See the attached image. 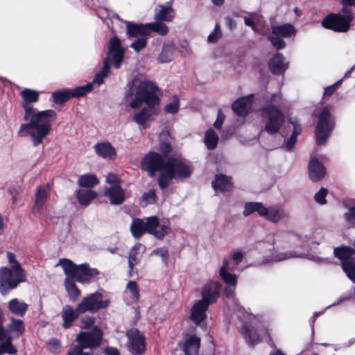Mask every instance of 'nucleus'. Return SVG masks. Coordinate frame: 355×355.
I'll use <instances>...</instances> for the list:
<instances>
[{
  "mask_svg": "<svg viewBox=\"0 0 355 355\" xmlns=\"http://www.w3.org/2000/svg\"><path fill=\"white\" fill-rule=\"evenodd\" d=\"M159 87L156 83L146 78L135 76L128 80L123 100L129 103L132 109H137L143 103L147 107L137 112L132 121L142 129H148L159 114L156 105L159 103Z\"/></svg>",
  "mask_w": 355,
  "mask_h": 355,
  "instance_id": "1",
  "label": "nucleus"
},
{
  "mask_svg": "<svg viewBox=\"0 0 355 355\" xmlns=\"http://www.w3.org/2000/svg\"><path fill=\"white\" fill-rule=\"evenodd\" d=\"M21 106L24 110V120L19 133L26 132L31 137L33 146H38L51 132L52 123L56 119V112L53 110L39 111L32 104L39 100L37 91L25 88L20 92Z\"/></svg>",
  "mask_w": 355,
  "mask_h": 355,
  "instance_id": "2",
  "label": "nucleus"
},
{
  "mask_svg": "<svg viewBox=\"0 0 355 355\" xmlns=\"http://www.w3.org/2000/svg\"><path fill=\"white\" fill-rule=\"evenodd\" d=\"M221 285L216 281H210L205 284L201 291L202 299L191 308L190 320L196 325H201L207 318L209 306L219 297Z\"/></svg>",
  "mask_w": 355,
  "mask_h": 355,
  "instance_id": "3",
  "label": "nucleus"
},
{
  "mask_svg": "<svg viewBox=\"0 0 355 355\" xmlns=\"http://www.w3.org/2000/svg\"><path fill=\"white\" fill-rule=\"evenodd\" d=\"M170 230V222L168 220L160 223L158 217L155 216L148 217L146 220L135 218L130 226V231L135 239H139L148 233L157 239H163Z\"/></svg>",
  "mask_w": 355,
  "mask_h": 355,
  "instance_id": "4",
  "label": "nucleus"
},
{
  "mask_svg": "<svg viewBox=\"0 0 355 355\" xmlns=\"http://www.w3.org/2000/svg\"><path fill=\"white\" fill-rule=\"evenodd\" d=\"M237 307L240 313L238 317L243 322L239 331L244 336L247 343L254 346L261 341L262 337L268 336V329L257 316L243 311V309L239 304Z\"/></svg>",
  "mask_w": 355,
  "mask_h": 355,
  "instance_id": "5",
  "label": "nucleus"
},
{
  "mask_svg": "<svg viewBox=\"0 0 355 355\" xmlns=\"http://www.w3.org/2000/svg\"><path fill=\"white\" fill-rule=\"evenodd\" d=\"M7 258L12 266L0 268V293L3 295H7L10 291L16 288L19 283L26 280L25 272L16 260L15 254L8 252Z\"/></svg>",
  "mask_w": 355,
  "mask_h": 355,
  "instance_id": "6",
  "label": "nucleus"
},
{
  "mask_svg": "<svg viewBox=\"0 0 355 355\" xmlns=\"http://www.w3.org/2000/svg\"><path fill=\"white\" fill-rule=\"evenodd\" d=\"M192 170L189 164L180 158H168L166 168L162 171L157 180L162 189H166L174 178H187L191 174Z\"/></svg>",
  "mask_w": 355,
  "mask_h": 355,
  "instance_id": "7",
  "label": "nucleus"
},
{
  "mask_svg": "<svg viewBox=\"0 0 355 355\" xmlns=\"http://www.w3.org/2000/svg\"><path fill=\"white\" fill-rule=\"evenodd\" d=\"M347 1L344 0V3H342L343 8L340 12L331 13L322 20V24L325 28L340 33H345L349 30L355 11L350 8L348 3H345L348 2Z\"/></svg>",
  "mask_w": 355,
  "mask_h": 355,
  "instance_id": "8",
  "label": "nucleus"
},
{
  "mask_svg": "<svg viewBox=\"0 0 355 355\" xmlns=\"http://www.w3.org/2000/svg\"><path fill=\"white\" fill-rule=\"evenodd\" d=\"M275 234L268 235L266 241H258L256 243L255 248L261 252L268 250V253L263 257L262 263H268L270 262H277L288 259L291 257H296L295 252L281 250L279 246L274 247L275 241L274 239Z\"/></svg>",
  "mask_w": 355,
  "mask_h": 355,
  "instance_id": "9",
  "label": "nucleus"
},
{
  "mask_svg": "<svg viewBox=\"0 0 355 355\" xmlns=\"http://www.w3.org/2000/svg\"><path fill=\"white\" fill-rule=\"evenodd\" d=\"M101 339V331L97 327L90 331L80 332L76 338L78 344L71 348L67 355H92L89 352H83V349L99 346Z\"/></svg>",
  "mask_w": 355,
  "mask_h": 355,
  "instance_id": "10",
  "label": "nucleus"
},
{
  "mask_svg": "<svg viewBox=\"0 0 355 355\" xmlns=\"http://www.w3.org/2000/svg\"><path fill=\"white\" fill-rule=\"evenodd\" d=\"M261 114L265 123V130L270 135L278 132L285 121L284 114L274 105L263 107Z\"/></svg>",
  "mask_w": 355,
  "mask_h": 355,
  "instance_id": "11",
  "label": "nucleus"
},
{
  "mask_svg": "<svg viewBox=\"0 0 355 355\" xmlns=\"http://www.w3.org/2000/svg\"><path fill=\"white\" fill-rule=\"evenodd\" d=\"M318 122L316 126V143L319 146L324 145L334 128V119L327 107H324L318 114Z\"/></svg>",
  "mask_w": 355,
  "mask_h": 355,
  "instance_id": "12",
  "label": "nucleus"
},
{
  "mask_svg": "<svg viewBox=\"0 0 355 355\" xmlns=\"http://www.w3.org/2000/svg\"><path fill=\"white\" fill-rule=\"evenodd\" d=\"M110 304V300L105 299L100 292L91 293L83 297L78 304V309L83 313L86 312L95 313L100 309L106 308Z\"/></svg>",
  "mask_w": 355,
  "mask_h": 355,
  "instance_id": "13",
  "label": "nucleus"
},
{
  "mask_svg": "<svg viewBox=\"0 0 355 355\" xmlns=\"http://www.w3.org/2000/svg\"><path fill=\"white\" fill-rule=\"evenodd\" d=\"M128 338V350L132 355H142L146 352V342L144 334L137 328H130L125 332Z\"/></svg>",
  "mask_w": 355,
  "mask_h": 355,
  "instance_id": "14",
  "label": "nucleus"
},
{
  "mask_svg": "<svg viewBox=\"0 0 355 355\" xmlns=\"http://www.w3.org/2000/svg\"><path fill=\"white\" fill-rule=\"evenodd\" d=\"M295 35V30L292 24H285L280 26H273L271 28V35L268 37V40L275 48L282 49L286 45L283 37H291Z\"/></svg>",
  "mask_w": 355,
  "mask_h": 355,
  "instance_id": "15",
  "label": "nucleus"
},
{
  "mask_svg": "<svg viewBox=\"0 0 355 355\" xmlns=\"http://www.w3.org/2000/svg\"><path fill=\"white\" fill-rule=\"evenodd\" d=\"M166 160L157 153L150 152L144 157L141 168L148 173L149 176L153 177L158 171H164L166 168Z\"/></svg>",
  "mask_w": 355,
  "mask_h": 355,
  "instance_id": "16",
  "label": "nucleus"
},
{
  "mask_svg": "<svg viewBox=\"0 0 355 355\" xmlns=\"http://www.w3.org/2000/svg\"><path fill=\"white\" fill-rule=\"evenodd\" d=\"M125 49L122 47L121 40L116 36L110 40L108 56L111 59L116 69H119L124 58Z\"/></svg>",
  "mask_w": 355,
  "mask_h": 355,
  "instance_id": "17",
  "label": "nucleus"
},
{
  "mask_svg": "<svg viewBox=\"0 0 355 355\" xmlns=\"http://www.w3.org/2000/svg\"><path fill=\"white\" fill-rule=\"evenodd\" d=\"M229 269V261L224 259L223 266H221L219 274L222 279L227 284V286L225 290V295L227 297L231 298L234 297L235 286L237 283V278L235 275H232L227 272Z\"/></svg>",
  "mask_w": 355,
  "mask_h": 355,
  "instance_id": "18",
  "label": "nucleus"
},
{
  "mask_svg": "<svg viewBox=\"0 0 355 355\" xmlns=\"http://www.w3.org/2000/svg\"><path fill=\"white\" fill-rule=\"evenodd\" d=\"M3 313L0 308V355L3 354H16L17 349L12 344V336H7L6 330L3 325Z\"/></svg>",
  "mask_w": 355,
  "mask_h": 355,
  "instance_id": "19",
  "label": "nucleus"
},
{
  "mask_svg": "<svg viewBox=\"0 0 355 355\" xmlns=\"http://www.w3.org/2000/svg\"><path fill=\"white\" fill-rule=\"evenodd\" d=\"M83 314L78 309V306L73 309L72 306L67 304L62 307L61 316L63 320L62 327L64 329H69L72 327L73 322Z\"/></svg>",
  "mask_w": 355,
  "mask_h": 355,
  "instance_id": "20",
  "label": "nucleus"
},
{
  "mask_svg": "<svg viewBox=\"0 0 355 355\" xmlns=\"http://www.w3.org/2000/svg\"><path fill=\"white\" fill-rule=\"evenodd\" d=\"M104 196L109 198L112 205H119L125 200V191L121 186L107 187L104 190Z\"/></svg>",
  "mask_w": 355,
  "mask_h": 355,
  "instance_id": "21",
  "label": "nucleus"
},
{
  "mask_svg": "<svg viewBox=\"0 0 355 355\" xmlns=\"http://www.w3.org/2000/svg\"><path fill=\"white\" fill-rule=\"evenodd\" d=\"M252 95L241 97L236 100L232 105L234 112L239 116H245L252 107Z\"/></svg>",
  "mask_w": 355,
  "mask_h": 355,
  "instance_id": "22",
  "label": "nucleus"
},
{
  "mask_svg": "<svg viewBox=\"0 0 355 355\" xmlns=\"http://www.w3.org/2000/svg\"><path fill=\"white\" fill-rule=\"evenodd\" d=\"M124 23L126 26V34L129 37L139 38L149 35L148 24H135L129 21H125Z\"/></svg>",
  "mask_w": 355,
  "mask_h": 355,
  "instance_id": "23",
  "label": "nucleus"
},
{
  "mask_svg": "<svg viewBox=\"0 0 355 355\" xmlns=\"http://www.w3.org/2000/svg\"><path fill=\"white\" fill-rule=\"evenodd\" d=\"M288 66V63L286 62L284 55L279 53L274 55L268 63L270 70L276 75L284 73Z\"/></svg>",
  "mask_w": 355,
  "mask_h": 355,
  "instance_id": "24",
  "label": "nucleus"
},
{
  "mask_svg": "<svg viewBox=\"0 0 355 355\" xmlns=\"http://www.w3.org/2000/svg\"><path fill=\"white\" fill-rule=\"evenodd\" d=\"M49 191L50 187L49 184L40 185L37 188L35 195V202L32 209L33 213H37L40 211L49 196Z\"/></svg>",
  "mask_w": 355,
  "mask_h": 355,
  "instance_id": "25",
  "label": "nucleus"
},
{
  "mask_svg": "<svg viewBox=\"0 0 355 355\" xmlns=\"http://www.w3.org/2000/svg\"><path fill=\"white\" fill-rule=\"evenodd\" d=\"M200 338L193 334H187L184 337V352L185 355H198Z\"/></svg>",
  "mask_w": 355,
  "mask_h": 355,
  "instance_id": "26",
  "label": "nucleus"
},
{
  "mask_svg": "<svg viewBox=\"0 0 355 355\" xmlns=\"http://www.w3.org/2000/svg\"><path fill=\"white\" fill-rule=\"evenodd\" d=\"M324 166L318 160L312 157L309 164V175L313 182L320 181L325 175Z\"/></svg>",
  "mask_w": 355,
  "mask_h": 355,
  "instance_id": "27",
  "label": "nucleus"
},
{
  "mask_svg": "<svg viewBox=\"0 0 355 355\" xmlns=\"http://www.w3.org/2000/svg\"><path fill=\"white\" fill-rule=\"evenodd\" d=\"M96 153L103 159L113 160L116 157V152L112 145L108 142H98L94 146Z\"/></svg>",
  "mask_w": 355,
  "mask_h": 355,
  "instance_id": "28",
  "label": "nucleus"
},
{
  "mask_svg": "<svg viewBox=\"0 0 355 355\" xmlns=\"http://www.w3.org/2000/svg\"><path fill=\"white\" fill-rule=\"evenodd\" d=\"M175 12L171 6L158 5L155 9L154 19L158 21H171Z\"/></svg>",
  "mask_w": 355,
  "mask_h": 355,
  "instance_id": "29",
  "label": "nucleus"
},
{
  "mask_svg": "<svg viewBox=\"0 0 355 355\" xmlns=\"http://www.w3.org/2000/svg\"><path fill=\"white\" fill-rule=\"evenodd\" d=\"M145 251L146 246L140 243H137L132 247L128 256V267L130 270H132L134 266L140 262L142 254Z\"/></svg>",
  "mask_w": 355,
  "mask_h": 355,
  "instance_id": "30",
  "label": "nucleus"
},
{
  "mask_svg": "<svg viewBox=\"0 0 355 355\" xmlns=\"http://www.w3.org/2000/svg\"><path fill=\"white\" fill-rule=\"evenodd\" d=\"M99 272L96 268H92L87 263L79 265V273L77 276V282L87 283L98 275Z\"/></svg>",
  "mask_w": 355,
  "mask_h": 355,
  "instance_id": "31",
  "label": "nucleus"
},
{
  "mask_svg": "<svg viewBox=\"0 0 355 355\" xmlns=\"http://www.w3.org/2000/svg\"><path fill=\"white\" fill-rule=\"evenodd\" d=\"M261 216L272 223H277L287 216L285 211L277 206L266 207V211Z\"/></svg>",
  "mask_w": 355,
  "mask_h": 355,
  "instance_id": "32",
  "label": "nucleus"
},
{
  "mask_svg": "<svg viewBox=\"0 0 355 355\" xmlns=\"http://www.w3.org/2000/svg\"><path fill=\"white\" fill-rule=\"evenodd\" d=\"M28 304L17 298H13L8 302V310L15 315L24 317L28 310Z\"/></svg>",
  "mask_w": 355,
  "mask_h": 355,
  "instance_id": "33",
  "label": "nucleus"
},
{
  "mask_svg": "<svg viewBox=\"0 0 355 355\" xmlns=\"http://www.w3.org/2000/svg\"><path fill=\"white\" fill-rule=\"evenodd\" d=\"M59 264L62 267L66 278H72L73 280H77V276L79 273V266L74 264L71 260L67 259H60Z\"/></svg>",
  "mask_w": 355,
  "mask_h": 355,
  "instance_id": "34",
  "label": "nucleus"
},
{
  "mask_svg": "<svg viewBox=\"0 0 355 355\" xmlns=\"http://www.w3.org/2000/svg\"><path fill=\"white\" fill-rule=\"evenodd\" d=\"M334 252L335 256L340 259L342 266L345 262L352 263L354 261L353 256L355 254V251L350 247L343 246L336 248Z\"/></svg>",
  "mask_w": 355,
  "mask_h": 355,
  "instance_id": "35",
  "label": "nucleus"
},
{
  "mask_svg": "<svg viewBox=\"0 0 355 355\" xmlns=\"http://www.w3.org/2000/svg\"><path fill=\"white\" fill-rule=\"evenodd\" d=\"M232 183L229 177L224 175H216L212 182V187L217 191H227L231 189Z\"/></svg>",
  "mask_w": 355,
  "mask_h": 355,
  "instance_id": "36",
  "label": "nucleus"
},
{
  "mask_svg": "<svg viewBox=\"0 0 355 355\" xmlns=\"http://www.w3.org/2000/svg\"><path fill=\"white\" fill-rule=\"evenodd\" d=\"M175 47L171 43L164 44L162 51L157 58L160 64L168 63L174 58Z\"/></svg>",
  "mask_w": 355,
  "mask_h": 355,
  "instance_id": "37",
  "label": "nucleus"
},
{
  "mask_svg": "<svg viewBox=\"0 0 355 355\" xmlns=\"http://www.w3.org/2000/svg\"><path fill=\"white\" fill-rule=\"evenodd\" d=\"M96 196V192L92 190L80 189L76 193L78 202L85 207L88 206Z\"/></svg>",
  "mask_w": 355,
  "mask_h": 355,
  "instance_id": "38",
  "label": "nucleus"
},
{
  "mask_svg": "<svg viewBox=\"0 0 355 355\" xmlns=\"http://www.w3.org/2000/svg\"><path fill=\"white\" fill-rule=\"evenodd\" d=\"M64 286L69 300L72 302L77 301L81 293L76 286L74 280H73L72 278H66L64 280Z\"/></svg>",
  "mask_w": 355,
  "mask_h": 355,
  "instance_id": "39",
  "label": "nucleus"
},
{
  "mask_svg": "<svg viewBox=\"0 0 355 355\" xmlns=\"http://www.w3.org/2000/svg\"><path fill=\"white\" fill-rule=\"evenodd\" d=\"M7 330L10 333L14 334L15 337H19L24 334L25 330L23 321L11 317L10 322L7 325Z\"/></svg>",
  "mask_w": 355,
  "mask_h": 355,
  "instance_id": "40",
  "label": "nucleus"
},
{
  "mask_svg": "<svg viewBox=\"0 0 355 355\" xmlns=\"http://www.w3.org/2000/svg\"><path fill=\"white\" fill-rule=\"evenodd\" d=\"M265 211L266 207L261 202H247L244 206L243 214L244 216H248L254 212H257L261 216Z\"/></svg>",
  "mask_w": 355,
  "mask_h": 355,
  "instance_id": "41",
  "label": "nucleus"
},
{
  "mask_svg": "<svg viewBox=\"0 0 355 355\" xmlns=\"http://www.w3.org/2000/svg\"><path fill=\"white\" fill-rule=\"evenodd\" d=\"M78 183L81 187L92 188L98 184V180L95 175L87 173L79 177Z\"/></svg>",
  "mask_w": 355,
  "mask_h": 355,
  "instance_id": "42",
  "label": "nucleus"
},
{
  "mask_svg": "<svg viewBox=\"0 0 355 355\" xmlns=\"http://www.w3.org/2000/svg\"><path fill=\"white\" fill-rule=\"evenodd\" d=\"M53 102L58 105H62L71 98L69 89L58 90L52 94Z\"/></svg>",
  "mask_w": 355,
  "mask_h": 355,
  "instance_id": "43",
  "label": "nucleus"
},
{
  "mask_svg": "<svg viewBox=\"0 0 355 355\" xmlns=\"http://www.w3.org/2000/svg\"><path fill=\"white\" fill-rule=\"evenodd\" d=\"M218 142L217 133L211 128L205 132V144L209 150H214L216 148Z\"/></svg>",
  "mask_w": 355,
  "mask_h": 355,
  "instance_id": "44",
  "label": "nucleus"
},
{
  "mask_svg": "<svg viewBox=\"0 0 355 355\" xmlns=\"http://www.w3.org/2000/svg\"><path fill=\"white\" fill-rule=\"evenodd\" d=\"M110 69V62L108 58H105L103 60V67L98 73H97L91 83L92 85L96 83L100 85L104 82V78L107 76Z\"/></svg>",
  "mask_w": 355,
  "mask_h": 355,
  "instance_id": "45",
  "label": "nucleus"
},
{
  "mask_svg": "<svg viewBox=\"0 0 355 355\" xmlns=\"http://www.w3.org/2000/svg\"><path fill=\"white\" fill-rule=\"evenodd\" d=\"M148 31H152L157 33L159 35L164 36L166 35L168 32L167 26L162 21H155V22L148 24Z\"/></svg>",
  "mask_w": 355,
  "mask_h": 355,
  "instance_id": "46",
  "label": "nucleus"
},
{
  "mask_svg": "<svg viewBox=\"0 0 355 355\" xmlns=\"http://www.w3.org/2000/svg\"><path fill=\"white\" fill-rule=\"evenodd\" d=\"M71 96L73 97L83 96L92 89V83H87L83 86H79L73 89H69Z\"/></svg>",
  "mask_w": 355,
  "mask_h": 355,
  "instance_id": "47",
  "label": "nucleus"
},
{
  "mask_svg": "<svg viewBox=\"0 0 355 355\" xmlns=\"http://www.w3.org/2000/svg\"><path fill=\"white\" fill-rule=\"evenodd\" d=\"M180 108V100L177 96H173L172 100L168 103L164 107L165 112L175 114Z\"/></svg>",
  "mask_w": 355,
  "mask_h": 355,
  "instance_id": "48",
  "label": "nucleus"
},
{
  "mask_svg": "<svg viewBox=\"0 0 355 355\" xmlns=\"http://www.w3.org/2000/svg\"><path fill=\"white\" fill-rule=\"evenodd\" d=\"M150 255L159 256L162 258V262L167 265L169 259L168 250L166 247H161L154 249Z\"/></svg>",
  "mask_w": 355,
  "mask_h": 355,
  "instance_id": "49",
  "label": "nucleus"
},
{
  "mask_svg": "<svg viewBox=\"0 0 355 355\" xmlns=\"http://www.w3.org/2000/svg\"><path fill=\"white\" fill-rule=\"evenodd\" d=\"M147 42V36L140 37L139 38H137L135 41L132 42L130 45V47L135 52L138 53L141 50L146 48Z\"/></svg>",
  "mask_w": 355,
  "mask_h": 355,
  "instance_id": "50",
  "label": "nucleus"
},
{
  "mask_svg": "<svg viewBox=\"0 0 355 355\" xmlns=\"http://www.w3.org/2000/svg\"><path fill=\"white\" fill-rule=\"evenodd\" d=\"M343 270L346 273L347 277L355 284V262H345L343 266Z\"/></svg>",
  "mask_w": 355,
  "mask_h": 355,
  "instance_id": "51",
  "label": "nucleus"
},
{
  "mask_svg": "<svg viewBox=\"0 0 355 355\" xmlns=\"http://www.w3.org/2000/svg\"><path fill=\"white\" fill-rule=\"evenodd\" d=\"M344 218L346 223L349 227H355V207H352L348 209V211L345 213Z\"/></svg>",
  "mask_w": 355,
  "mask_h": 355,
  "instance_id": "52",
  "label": "nucleus"
},
{
  "mask_svg": "<svg viewBox=\"0 0 355 355\" xmlns=\"http://www.w3.org/2000/svg\"><path fill=\"white\" fill-rule=\"evenodd\" d=\"M126 288L128 289L132 296V298L135 301H138L139 299V292L138 285L135 281H130L126 286Z\"/></svg>",
  "mask_w": 355,
  "mask_h": 355,
  "instance_id": "53",
  "label": "nucleus"
},
{
  "mask_svg": "<svg viewBox=\"0 0 355 355\" xmlns=\"http://www.w3.org/2000/svg\"><path fill=\"white\" fill-rule=\"evenodd\" d=\"M47 349L52 353H59L61 346L60 341L56 338L50 339L46 343Z\"/></svg>",
  "mask_w": 355,
  "mask_h": 355,
  "instance_id": "54",
  "label": "nucleus"
},
{
  "mask_svg": "<svg viewBox=\"0 0 355 355\" xmlns=\"http://www.w3.org/2000/svg\"><path fill=\"white\" fill-rule=\"evenodd\" d=\"M328 193V191L325 188H321L318 192H317L314 196L315 201L320 205L326 204V196Z\"/></svg>",
  "mask_w": 355,
  "mask_h": 355,
  "instance_id": "55",
  "label": "nucleus"
},
{
  "mask_svg": "<svg viewBox=\"0 0 355 355\" xmlns=\"http://www.w3.org/2000/svg\"><path fill=\"white\" fill-rule=\"evenodd\" d=\"M221 37V31L220 29V25L217 23L215 25L214 31L210 33L208 36L207 40L209 42L215 43Z\"/></svg>",
  "mask_w": 355,
  "mask_h": 355,
  "instance_id": "56",
  "label": "nucleus"
},
{
  "mask_svg": "<svg viewBox=\"0 0 355 355\" xmlns=\"http://www.w3.org/2000/svg\"><path fill=\"white\" fill-rule=\"evenodd\" d=\"M231 258L234 263V266L233 267L230 268V263L229 262L228 270H233L234 267L237 266L239 263H240L242 261V260L243 259V253L242 252H239V251H234L232 252Z\"/></svg>",
  "mask_w": 355,
  "mask_h": 355,
  "instance_id": "57",
  "label": "nucleus"
},
{
  "mask_svg": "<svg viewBox=\"0 0 355 355\" xmlns=\"http://www.w3.org/2000/svg\"><path fill=\"white\" fill-rule=\"evenodd\" d=\"M143 200L146 201L147 204H153L156 200V193L155 189H150L145 192L142 196Z\"/></svg>",
  "mask_w": 355,
  "mask_h": 355,
  "instance_id": "58",
  "label": "nucleus"
},
{
  "mask_svg": "<svg viewBox=\"0 0 355 355\" xmlns=\"http://www.w3.org/2000/svg\"><path fill=\"white\" fill-rule=\"evenodd\" d=\"M106 182L111 185V187H116L120 186L121 180L118 178V176L113 173H110L107 174L106 177Z\"/></svg>",
  "mask_w": 355,
  "mask_h": 355,
  "instance_id": "59",
  "label": "nucleus"
},
{
  "mask_svg": "<svg viewBox=\"0 0 355 355\" xmlns=\"http://www.w3.org/2000/svg\"><path fill=\"white\" fill-rule=\"evenodd\" d=\"M95 322V318L92 316L83 317L80 320V327L82 329H88L91 327Z\"/></svg>",
  "mask_w": 355,
  "mask_h": 355,
  "instance_id": "60",
  "label": "nucleus"
},
{
  "mask_svg": "<svg viewBox=\"0 0 355 355\" xmlns=\"http://www.w3.org/2000/svg\"><path fill=\"white\" fill-rule=\"evenodd\" d=\"M257 18V15L254 13H250L248 17H244V21L246 26L252 27V28L257 31L255 26V19Z\"/></svg>",
  "mask_w": 355,
  "mask_h": 355,
  "instance_id": "61",
  "label": "nucleus"
},
{
  "mask_svg": "<svg viewBox=\"0 0 355 355\" xmlns=\"http://www.w3.org/2000/svg\"><path fill=\"white\" fill-rule=\"evenodd\" d=\"M224 120H225V115L223 114L221 110H218L217 119L214 124V127L217 129H220L223 123Z\"/></svg>",
  "mask_w": 355,
  "mask_h": 355,
  "instance_id": "62",
  "label": "nucleus"
},
{
  "mask_svg": "<svg viewBox=\"0 0 355 355\" xmlns=\"http://www.w3.org/2000/svg\"><path fill=\"white\" fill-rule=\"evenodd\" d=\"M343 79H340L334 85L326 87L324 89V96H331L335 92L336 88L341 83Z\"/></svg>",
  "mask_w": 355,
  "mask_h": 355,
  "instance_id": "63",
  "label": "nucleus"
},
{
  "mask_svg": "<svg viewBox=\"0 0 355 355\" xmlns=\"http://www.w3.org/2000/svg\"><path fill=\"white\" fill-rule=\"evenodd\" d=\"M352 297V295L350 293H344L340 297L332 304L329 305L327 309L334 306L336 305H338L340 304L341 302H343L345 301L349 300Z\"/></svg>",
  "mask_w": 355,
  "mask_h": 355,
  "instance_id": "64",
  "label": "nucleus"
}]
</instances>
